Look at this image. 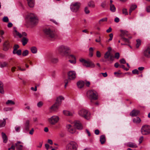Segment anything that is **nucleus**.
<instances>
[{
	"label": "nucleus",
	"instance_id": "54",
	"mask_svg": "<svg viewBox=\"0 0 150 150\" xmlns=\"http://www.w3.org/2000/svg\"><path fill=\"white\" fill-rule=\"evenodd\" d=\"M43 103L41 101H40L37 103V106L38 107H40L43 105Z\"/></svg>",
	"mask_w": 150,
	"mask_h": 150
},
{
	"label": "nucleus",
	"instance_id": "47",
	"mask_svg": "<svg viewBox=\"0 0 150 150\" xmlns=\"http://www.w3.org/2000/svg\"><path fill=\"white\" fill-rule=\"evenodd\" d=\"M3 21L5 22H8V18L7 16L4 17L3 19Z\"/></svg>",
	"mask_w": 150,
	"mask_h": 150
},
{
	"label": "nucleus",
	"instance_id": "26",
	"mask_svg": "<svg viewBox=\"0 0 150 150\" xmlns=\"http://www.w3.org/2000/svg\"><path fill=\"white\" fill-rule=\"evenodd\" d=\"M137 8V6L135 5H132L130 8L129 11V14L130 15L132 11L134 10Z\"/></svg>",
	"mask_w": 150,
	"mask_h": 150
},
{
	"label": "nucleus",
	"instance_id": "60",
	"mask_svg": "<svg viewBox=\"0 0 150 150\" xmlns=\"http://www.w3.org/2000/svg\"><path fill=\"white\" fill-rule=\"evenodd\" d=\"M113 36V35L112 33H110L109 35L110 38L108 40V41H111L112 40Z\"/></svg>",
	"mask_w": 150,
	"mask_h": 150
},
{
	"label": "nucleus",
	"instance_id": "40",
	"mask_svg": "<svg viewBox=\"0 0 150 150\" xmlns=\"http://www.w3.org/2000/svg\"><path fill=\"white\" fill-rule=\"evenodd\" d=\"M63 113L64 115H66L71 116L72 115V114L68 111L64 110L63 111Z\"/></svg>",
	"mask_w": 150,
	"mask_h": 150
},
{
	"label": "nucleus",
	"instance_id": "44",
	"mask_svg": "<svg viewBox=\"0 0 150 150\" xmlns=\"http://www.w3.org/2000/svg\"><path fill=\"white\" fill-rule=\"evenodd\" d=\"M29 52L28 50H26L23 51L22 52V55L23 56H26L28 54Z\"/></svg>",
	"mask_w": 150,
	"mask_h": 150
},
{
	"label": "nucleus",
	"instance_id": "42",
	"mask_svg": "<svg viewBox=\"0 0 150 150\" xmlns=\"http://www.w3.org/2000/svg\"><path fill=\"white\" fill-rule=\"evenodd\" d=\"M110 52H107L104 54V58L105 59H107L109 58L110 56Z\"/></svg>",
	"mask_w": 150,
	"mask_h": 150
},
{
	"label": "nucleus",
	"instance_id": "45",
	"mask_svg": "<svg viewBox=\"0 0 150 150\" xmlns=\"http://www.w3.org/2000/svg\"><path fill=\"white\" fill-rule=\"evenodd\" d=\"M122 13L123 14L125 15H128V13L127 10L126 8H123L122 10Z\"/></svg>",
	"mask_w": 150,
	"mask_h": 150
},
{
	"label": "nucleus",
	"instance_id": "22",
	"mask_svg": "<svg viewBox=\"0 0 150 150\" xmlns=\"http://www.w3.org/2000/svg\"><path fill=\"white\" fill-rule=\"evenodd\" d=\"M70 58L72 59V60H69V62L72 64H75L76 63V59L74 56L72 54H69V56H68Z\"/></svg>",
	"mask_w": 150,
	"mask_h": 150
},
{
	"label": "nucleus",
	"instance_id": "36",
	"mask_svg": "<svg viewBox=\"0 0 150 150\" xmlns=\"http://www.w3.org/2000/svg\"><path fill=\"white\" fill-rule=\"evenodd\" d=\"M93 48L91 47L89 48V55L90 57H91L93 56Z\"/></svg>",
	"mask_w": 150,
	"mask_h": 150
},
{
	"label": "nucleus",
	"instance_id": "16",
	"mask_svg": "<svg viewBox=\"0 0 150 150\" xmlns=\"http://www.w3.org/2000/svg\"><path fill=\"white\" fill-rule=\"evenodd\" d=\"M87 5L88 7L91 8H94L96 6L94 1L92 0H91L88 2Z\"/></svg>",
	"mask_w": 150,
	"mask_h": 150
},
{
	"label": "nucleus",
	"instance_id": "6",
	"mask_svg": "<svg viewBox=\"0 0 150 150\" xmlns=\"http://www.w3.org/2000/svg\"><path fill=\"white\" fill-rule=\"evenodd\" d=\"M78 145L74 141H71L67 145L66 149L67 150H77Z\"/></svg>",
	"mask_w": 150,
	"mask_h": 150
},
{
	"label": "nucleus",
	"instance_id": "23",
	"mask_svg": "<svg viewBox=\"0 0 150 150\" xmlns=\"http://www.w3.org/2000/svg\"><path fill=\"white\" fill-rule=\"evenodd\" d=\"M29 6L31 8L33 7L34 5V0H27Z\"/></svg>",
	"mask_w": 150,
	"mask_h": 150
},
{
	"label": "nucleus",
	"instance_id": "43",
	"mask_svg": "<svg viewBox=\"0 0 150 150\" xmlns=\"http://www.w3.org/2000/svg\"><path fill=\"white\" fill-rule=\"evenodd\" d=\"M107 21V18H104L100 20L99 21L98 23L100 24L101 22Z\"/></svg>",
	"mask_w": 150,
	"mask_h": 150
},
{
	"label": "nucleus",
	"instance_id": "56",
	"mask_svg": "<svg viewBox=\"0 0 150 150\" xmlns=\"http://www.w3.org/2000/svg\"><path fill=\"white\" fill-rule=\"evenodd\" d=\"M84 11L85 13L86 14H88L90 13V11L87 7L85 8Z\"/></svg>",
	"mask_w": 150,
	"mask_h": 150
},
{
	"label": "nucleus",
	"instance_id": "50",
	"mask_svg": "<svg viewBox=\"0 0 150 150\" xmlns=\"http://www.w3.org/2000/svg\"><path fill=\"white\" fill-rule=\"evenodd\" d=\"M120 57V54L119 53L117 52L115 54V57L117 59H118Z\"/></svg>",
	"mask_w": 150,
	"mask_h": 150
},
{
	"label": "nucleus",
	"instance_id": "46",
	"mask_svg": "<svg viewBox=\"0 0 150 150\" xmlns=\"http://www.w3.org/2000/svg\"><path fill=\"white\" fill-rule=\"evenodd\" d=\"M12 110L13 108H5L4 109V111H11Z\"/></svg>",
	"mask_w": 150,
	"mask_h": 150
},
{
	"label": "nucleus",
	"instance_id": "59",
	"mask_svg": "<svg viewBox=\"0 0 150 150\" xmlns=\"http://www.w3.org/2000/svg\"><path fill=\"white\" fill-rule=\"evenodd\" d=\"M120 67L121 68H122V69H124V70H126V71H127L129 69L125 68V66L123 65H121L120 66Z\"/></svg>",
	"mask_w": 150,
	"mask_h": 150
},
{
	"label": "nucleus",
	"instance_id": "9",
	"mask_svg": "<svg viewBox=\"0 0 150 150\" xmlns=\"http://www.w3.org/2000/svg\"><path fill=\"white\" fill-rule=\"evenodd\" d=\"M79 115L84 117L86 119H88L89 118L90 116V113L89 112L86 110L84 109H81L79 112Z\"/></svg>",
	"mask_w": 150,
	"mask_h": 150
},
{
	"label": "nucleus",
	"instance_id": "32",
	"mask_svg": "<svg viewBox=\"0 0 150 150\" xmlns=\"http://www.w3.org/2000/svg\"><path fill=\"white\" fill-rule=\"evenodd\" d=\"M3 84L1 82H0V93L3 94L4 93L3 88Z\"/></svg>",
	"mask_w": 150,
	"mask_h": 150
},
{
	"label": "nucleus",
	"instance_id": "51",
	"mask_svg": "<svg viewBox=\"0 0 150 150\" xmlns=\"http://www.w3.org/2000/svg\"><path fill=\"white\" fill-rule=\"evenodd\" d=\"M122 38V39L125 42H127L128 43H129V39H127V38H125V37H123Z\"/></svg>",
	"mask_w": 150,
	"mask_h": 150
},
{
	"label": "nucleus",
	"instance_id": "57",
	"mask_svg": "<svg viewBox=\"0 0 150 150\" xmlns=\"http://www.w3.org/2000/svg\"><path fill=\"white\" fill-rule=\"evenodd\" d=\"M16 54L18 55H20L21 54V50H19L16 52Z\"/></svg>",
	"mask_w": 150,
	"mask_h": 150
},
{
	"label": "nucleus",
	"instance_id": "30",
	"mask_svg": "<svg viewBox=\"0 0 150 150\" xmlns=\"http://www.w3.org/2000/svg\"><path fill=\"white\" fill-rule=\"evenodd\" d=\"M28 41V39L25 37H23L21 40L23 45V46L25 45L27 43Z\"/></svg>",
	"mask_w": 150,
	"mask_h": 150
},
{
	"label": "nucleus",
	"instance_id": "38",
	"mask_svg": "<svg viewBox=\"0 0 150 150\" xmlns=\"http://www.w3.org/2000/svg\"><path fill=\"white\" fill-rule=\"evenodd\" d=\"M136 47L137 48H138L141 44V41L140 39H137L136 40Z\"/></svg>",
	"mask_w": 150,
	"mask_h": 150
},
{
	"label": "nucleus",
	"instance_id": "63",
	"mask_svg": "<svg viewBox=\"0 0 150 150\" xmlns=\"http://www.w3.org/2000/svg\"><path fill=\"white\" fill-rule=\"evenodd\" d=\"M143 140V136H142L139 139V142L140 143H141L142 142Z\"/></svg>",
	"mask_w": 150,
	"mask_h": 150
},
{
	"label": "nucleus",
	"instance_id": "37",
	"mask_svg": "<svg viewBox=\"0 0 150 150\" xmlns=\"http://www.w3.org/2000/svg\"><path fill=\"white\" fill-rule=\"evenodd\" d=\"M31 52L34 54L36 53L37 52V49L36 47L33 46L32 47L30 48Z\"/></svg>",
	"mask_w": 150,
	"mask_h": 150
},
{
	"label": "nucleus",
	"instance_id": "33",
	"mask_svg": "<svg viewBox=\"0 0 150 150\" xmlns=\"http://www.w3.org/2000/svg\"><path fill=\"white\" fill-rule=\"evenodd\" d=\"M13 29L14 30L13 33L14 34H16V35L18 36L20 38L22 37V35L16 30V28L14 27L13 28Z\"/></svg>",
	"mask_w": 150,
	"mask_h": 150
},
{
	"label": "nucleus",
	"instance_id": "5",
	"mask_svg": "<svg viewBox=\"0 0 150 150\" xmlns=\"http://www.w3.org/2000/svg\"><path fill=\"white\" fill-rule=\"evenodd\" d=\"M87 96L91 100H96L98 99V94L94 90H90L87 91Z\"/></svg>",
	"mask_w": 150,
	"mask_h": 150
},
{
	"label": "nucleus",
	"instance_id": "61",
	"mask_svg": "<svg viewBox=\"0 0 150 150\" xmlns=\"http://www.w3.org/2000/svg\"><path fill=\"white\" fill-rule=\"evenodd\" d=\"M20 127H15L16 132H18L20 131Z\"/></svg>",
	"mask_w": 150,
	"mask_h": 150
},
{
	"label": "nucleus",
	"instance_id": "4",
	"mask_svg": "<svg viewBox=\"0 0 150 150\" xmlns=\"http://www.w3.org/2000/svg\"><path fill=\"white\" fill-rule=\"evenodd\" d=\"M64 99V98L62 96H59L57 98L56 102L50 107V109L52 110L56 111L58 109L59 105L61 104L62 100Z\"/></svg>",
	"mask_w": 150,
	"mask_h": 150
},
{
	"label": "nucleus",
	"instance_id": "27",
	"mask_svg": "<svg viewBox=\"0 0 150 150\" xmlns=\"http://www.w3.org/2000/svg\"><path fill=\"white\" fill-rule=\"evenodd\" d=\"M77 86L79 88H82L84 85V82L82 81H79L77 83Z\"/></svg>",
	"mask_w": 150,
	"mask_h": 150
},
{
	"label": "nucleus",
	"instance_id": "53",
	"mask_svg": "<svg viewBox=\"0 0 150 150\" xmlns=\"http://www.w3.org/2000/svg\"><path fill=\"white\" fill-rule=\"evenodd\" d=\"M4 33V31L2 30H0V35H1V37L2 38H4V37L3 36H2L3 35Z\"/></svg>",
	"mask_w": 150,
	"mask_h": 150
},
{
	"label": "nucleus",
	"instance_id": "25",
	"mask_svg": "<svg viewBox=\"0 0 150 150\" xmlns=\"http://www.w3.org/2000/svg\"><path fill=\"white\" fill-rule=\"evenodd\" d=\"M50 60L51 63L54 64H56L58 62V59L57 58L53 57L50 58Z\"/></svg>",
	"mask_w": 150,
	"mask_h": 150
},
{
	"label": "nucleus",
	"instance_id": "34",
	"mask_svg": "<svg viewBox=\"0 0 150 150\" xmlns=\"http://www.w3.org/2000/svg\"><path fill=\"white\" fill-rule=\"evenodd\" d=\"M133 121L134 122L137 124L141 122V120L139 117H137L133 119Z\"/></svg>",
	"mask_w": 150,
	"mask_h": 150
},
{
	"label": "nucleus",
	"instance_id": "58",
	"mask_svg": "<svg viewBox=\"0 0 150 150\" xmlns=\"http://www.w3.org/2000/svg\"><path fill=\"white\" fill-rule=\"evenodd\" d=\"M101 54L100 52L99 51H97L96 52V56L98 57H101Z\"/></svg>",
	"mask_w": 150,
	"mask_h": 150
},
{
	"label": "nucleus",
	"instance_id": "7",
	"mask_svg": "<svg viewBox=\"0 0 150 150\" xmlns=\"http://www.w3.org/2000/svg\"><path fill=\"white\" fill-rule=\"evenodd\" d=\"M80 61L82 63L83 66L86 67H94L95 66L94 64L89 60L86 61L83 59H80Z\"/></svg>",
	"mask_w": 150,
	"mask_h": 150
},
{
	"label": "nucleus",
	"instance_id": "15",
	"mask_svg": "<svg viewBox=\"0 0 150 150\" xmlns=\"http://www.w3.org/2000/svg\"><path fill=\"white\" fill-rule=\"evenodd\" d=\"M24 128L25 130L26 131H28L29 130V127L30 126L29 120H26L24 124Z\"/></svg>",
	"mask_w": 150,
	"mask_h": 150
},
{
	"label": "nucleus",
	"instance_id": "49",
	"mask_svg": "<svg viewBox=\"0 0 150 150\" xmlns=\"http://www.w3.org/2000/svg\"><path fill=\"white\" fill-rule=\"evenodd\" d=\"M106 1H104L102 2L101 4V6L103 8H105L106 6Z\"/></svg>",
	"mask_w": 150,
	"mask_h": 150
},
{
	"label": "nucleus",
	"instance_id": "13",
	"mask_svg": "<svg viewBox=\"0 0 150 150\" xmlns=\"http://www.w3.org/2000/svg\"><path fill=\"white\" fill-rule=\"evenodd\" d=\"M144 56L147 58H150V46L147 47L144 50L143 52Z\"/></svg>",
	"mask_w": 150,
	"mask_h": 150
},
{
	"label": "nucleus",
	"instance_id": "55",
	"mask_svg": "<svg viewBox=\"0 0 150 150\" xmlns=\"http://www.w3.org/2000/svg\"><path fill=\"white\" fill-rule=\"evenodd\" d=\"M120 63L121 64H124L126 63L125 60L124 59H120Z\"/></svg>",
	"mask_w": 150,
	"mask_h": 150
},
{
	"label": "nucleus",
	"instance_id": "1",
	"mask_svg": "<svg viewBox=\"0 0 150 150\" xmlns=\"http://www.w3.org/2000/svg\"><path fill=\"white\" fill-rule=\"evenodd\" d=\"M43 31L45 36L50 39H55L57 37V35L54 30L52 28H45Z\"/></svg>",
	"mask_w": 150,
	"mask_h": 150
},
{
	"label": "nucleus",
	"instance_id": "3",
	"mask_svg": "<svg viewBox=\"0 0 150 150\" xmlns=\"http://www.w3.org/2000/svg\"><path fill=\"white\" fill-rule=\"evenodd\" d=\"M68 79H66L64 80L65 85L64 87L66 88L70 80H73L76 77V74L74 71H70L68 73Z\"/></svg>",
	"mask_w": 150,
	"mask_h": 150
},
{
	"label": "nucleus",
	"instance_id": "62",
	"mask_svg": "<svg viewBox=\"0 0 150 150\" xmlns=\"http://www.w3.org/2000/svg\"><path fill=\"white\" fill-rule=\"evenodd\" d=\"M18 68V70H20L21 71H24L25 70V69H22L21 68V67L19 66L17 67Z\"/></svg>",
	"mask_w": 150,
	"mask_h": 150
},
{
	"label": "nucleus",
	"instance_id": "52",
	"mask_svg": "<svg viewBox=\"0 0 150 150\" xmlns=\"http://www.w3.org/2000/svg\"><path fill=\"white\" fill-rule=\"evenodd\" d=\"M132 73L134 74H139L138 71L136 69L133 70L132 71Z\"/></svg>",
	"mask_w": 150,
	"mask_h": 150
},
{
	"label": "nucleus",
	"instance_id": "12",
	"mask_svg": "<svg viewBox=\"0 0 150 150\" xmlns=\"http://www.w3.org/2000/svg\"><path fill=\"white\" fill-rule=\"evenodd\" d=\"M80 6V3L78 2L72 4L71 7V11L73 12H76L78 11Z\"/></svg>",
	"mask_w": 150,
	"mask_h": 150
},
{
	"label": "nucleus",
	"instance_id": "48",
	"mask_svg": "<svg viewBox=\"0 0 150 150\" xmlns=\"http://www.w3.org/2000/svg\"><path fill=\"white\" fill-rule=\"evenodd\" d=\"M121 73H119L118 72H115L114 73V74L116 76L120 77V76L121 74Z\"/></svg>",
	"mask_w": 150,
	"mask_h": 150
},
{
	"label": "nucleus",
	"instance_id": "28",
	"mask_svg": "<svg viewBox=\"0 0 150 150\" xmlns=\"http://www.w3.org/2000/svg\"><path fill=\"white\" fill-rule=\"evenodd\" d=\"M100 141L102 144H103L105 143V138L104 135H102L100 136Z\"/></svg>",
	"mask_w": 150,
	"mask_h": 150
},
{
	"label": "nucleus",
	"instance_id": "19",
	"mask_svg": "<svg viewBox=\"0 0 150 150\" xmlns=\"http://www.w3.org/2000/svg\"><path fill=\"white\" fill-rule=\"evenodd\" d=\"M74 125L75 127L78 129H82V126L80 122L79 121L75 122Z\"/></svg>",
	"mask_w": 150,
	"mask_h": 150
},
{
	"label": "nucleus",
	"instance_id": "14",
	"mask_svg": "<svg viewBox=\"0 0 150 150\" xmlns=\"http://www.w3.org/2000/svg\"><path fill=\"white\" fill-rule=\"evenodd\" d=\"M67 128L68 131L71 133H74L75 132V129L71 125H67Z\"/></svg>",
	"mask_w": 150,
	"mask_h": 150
},
{
	"label": "nucleus",
	"instance_id": "10",
	"mask_svg": "<svg viewBox=\"0 0 150 150\" xmlns=\"http://www.w3.org/2000/svg\"><path fill=\"white\" fill-rule=\"evenodd\" d=\"M28 18L32 24H35L38 22L37 18L33 13L29 14L28 16Z\"/></svg>",
	"mask_w": 150,
	"mask_h": 150
},
{
	"label": "nucleus",
	"instance_id": "35",
	"mask_svg": "<svg viewBox=\"0 0 150 150\" xmlns=\"http://www.w3.org/2000/svg\"><path fill=\"white\" fill-rule=\"evenodd\" d=\"M110 10L113 12H115L116 11V8L113 4H110Z\"/></svg>",
	"mask_w": 150,
	"mask_h": 150
},
{
	"label": "nucleus",
	"instance_id": "20",
	"mask_svg": "<svg viewBox=\"0 0 150 150\" xmlns=\"http://www.w3.org/2000/svg\"><path fill=\"white\" fill-rule=\"evenodd\" d=\"M10 47L9 45L8 41H6L3 44V50L4 51H6Z\"/></svg>",
	"mask_w": 150,
	"mask_h": 150
},
{
	"label": "nucleus",
	"instance_id": "8",
	"mask_svg": "<svg viewBox=\"0 0 150 150\" xmlns=\"http://www.w3.org/2000/svg\"><path fill=\"white\" fill-rule=\"evenodd\" d=\"M141 132L144 135L150 134V126L146 125L143 126L141 129Z\"/></svg>",
	"mask_w": 150,
	"mask_h": 150
},
{
	"label": "nucleus",
	"instance_id": "41",
	"mask_svg": "<svg viewBox=\"0 0 150 150\" xmlns=\"http://www.w3.org/2000/svg\"><path fill=\"white\" fill-rule=\"evenodd\" d=\"M8 65V64L6 62H4L3 63H0V67L3 68L6 67Z\"/></svg>",
	"mask_w": 150,
	"mask_h": 150
},
{
	"label": "nucleus",
	"instance_id": "31",
	"mask_svg": "<svg viewBox=\"0 0 150 150\" xmlns=\"http://www.w3.org/2000/svg\"><path fill=\"white\" fill-rule=\"evenodd\" d=\"M6 123V119H3V120H0V127H3L4 126Z\"/></svg>",
	"mask_w": 150,
	"mask_h": 150
},
{
	"label": "nucleus",
	"instance_id": "18",
	"mask_svg": "<svg viewBox=\"0 0 150 150\" xmlns=\"http://www.w3.org/2000/svg\"><path fill=\"white\" fill-rule=\"evenodd\" d=\"M139 113V111L138 110H134L130 113V115L132 116H136Z\"/></svg>",
	"mask_w": 150,
	"mask_h": 150
},
{
	"label": "nucleus",
	"instance_id": "2",
	"mask_svg": "<svg viewBox=\"0 0 150 150\" xmlns=\"http://www.w3.org/2000/svg\"><path fill=\"white\" fill-rule=\"evenodd\" d=\"M57 51L62 56H68L70 54V49L67 46L61 45L57 48Z\"/></svg>",
	"mask_w": 150,
	"mask_h": 150
},
{
	"label": "nucleus",
	"instance_id": "24",
	"mask_svg": "<svg viewBox=\"0 0 150 150\" xmlns=\"http://www.w3.org/2000/svg\"><path fill=\"white\" fill-rule=\"evenodd\" d=\"M1 135L3 140V142L4 143H6L8 140V139L5 133L3 132L1 133Z\"/></svg>",
	"mask_w": 150,
	"mask_h": 150
},
{
	"label": "nucleus",
	"instance_id": "11",
	"mask_svg": "<svg viewBox=\"0 0 150 150\" xmlns=\"http://www.w3.org/2000/svg\"><path fill=\"white\" fill-rule=\"evenodd\" d=\"M59 119V117L56 115H54L48 119L49 122L52 125H54L58 122Z\"/></svg>",
	"mask_w": 150,
	"mask_h": 150
},
{
	"label": "nucleus",
	"instance_id": "29",
	"mask_svg": "<svg viewBox=\"0 0 150 150\" xmlns=\"http://www.w3.org/2000/svg\"><path fill=\"white\" fill-rule=\"evenodd\" d=\"M6 104L7 105H12L15 104V103L12 100H8L6 103Z\"/></svg>",
	"mask_w": 150,
	"mask_h": 150
},
{
	"label": "nucleus",
	"instance_id": "17",
	"mask_svg": "<svg viewBox=\"0 0 150 150\" xmlns=\"http://www.w3.org/2000/svg\"><path fill=\"white\" fill-rule=\"evenodd\" d=\"M126 145L127 147L132 148H136L137 147V146L135 143L132 142H129L126 144Z\"/></svg>",
	"mask_w": 150,
	"mask_h": 150
},
{
	"label": "nucleus",
	"instance_id": "64",
	"mask_svg": "<svg viewBox=\"0 0 150 150\" xmlns=\"http://www.w3.org/2000/svg\"><path fill=\"white\" fill-rule=\"evenodd\" d=\"M146 11L148 12H150V5L146 8Z\"/></svg>",
	"mask_w": 150,
	"mask_h": 150
},
{
	"label": "nucleus",
	"instance_id": "21",
	"mask_svg": "<svg viewBox=\"0 0 150 150\" xmlns=\"http://www.w3.org/2000/svg\"><path fill=\"white\" fill-rule=\"evenodd\" d=\"M21 143V142L18 141L15 144L17 149L16 150H22L23 146L22 145L20 144Z\"/></svg>",
	"mask_w": 150,
	"mask_h": 150
},
{
	"label": "nucleus",
	"instance_id": "39",
	"mask_svg": "<svg viewBox=\"0 0 150 150\" xmlns=\"http://www.w3.org/2000/svg\"><path fill=\"white\" fill-rule=\"evenodd\" d=\"M127 32L126 31H122L120 36L122 38L127 36Z\"/></svg>",
	"mask_w": 150,
	"mask_h": 150
}]
</instances>
